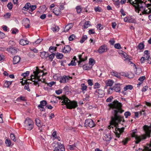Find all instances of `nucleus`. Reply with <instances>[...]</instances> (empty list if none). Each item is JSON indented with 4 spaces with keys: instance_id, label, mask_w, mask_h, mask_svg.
<instances>
[{
    "instance_id": "nucleus-1",
    "label": "nucleus",
    "mask_w": 151,
    "mask_h": 151,
    "mask_svg": "<svg viewBox=\"0 0 151 151\" xmlns=\"http://www.w3.org/2000/svg\"><path fill=\"white\" fill-rule=\"evenodd\" d=\"M108 106L109 109H112L113 111L110 125L108 126V129H111V128L113 129L114 127H115V130H113V132L115 133L116 137L119 138L124 129V127L120 128L117 127L118 124L120 123L123 120V118L119 115V113L121 114L124 111L122 109V104L116 100H115L113 102L109 104Z\"/></svg>"
},
{
    "instance_id": "nucleus-2",
    "label": "nucleus",
    "mask_w": 151,
    "mask_h": 151,
    "mask_svg": "<svg viewBox=\"0 0 151 151\" xmlns=\"http://www.w3.org/2000/svg\"><path fill=\"white\" fill-rule=\"evenodd\" d=\"M127 0H121L122 4H124ZM127 2L132 4L135 8V11L140 15H147L151 12V5L147 6L141 0H127Z\"/></svg>"
},
{
    "instance_id": "nucleus-3",
    "label": "nucleus",
    "mask_w": 151,
    "mask_h": 151,
    "mask_svg": "<svg viewBox=\"0 0 151 151\" xmlns=\"http://www.w3.org/2000/svg\"><path fill=\"white\" fill-rule=\"evenodd\" d=\"M143 129L146 133L145 134L143 135L140 136H138L136 135L137 130L136 129L132 131L131 134L132 137L135 138L136 140L135 143H138L142 140L145 139L147 137H150L151 132V125L148 126L145 125L143 127Z\"/></svg>"
},
{
    "instance_id": "nucleus-4",
    "label": "nucleus",
    "mask_w": 151,
    "mask_h": 151,
    "mask_svg": "<svg viewBox=\"0 0 151 151\" xmlns=\"http://www.w3.org/2000/svg\"><path fill=\"white\" fill-rule=\"evenodd\" d=\"M58 98L62 101V105H66L67 108L68 109H75L78 106V104L76 101H71L65 96H63L61 97H58Z\"/></svg>"
},
{
    "instance_id": "nucleus-5",
    "label": "nucleus",
    "mask_w": 151,
    "mask_h": 151,
    "mask_svg": "<svg viewBox=\"0 0 151 151\" xmlns=\"http://www.w3.org/2000/svg\"><path fill=\"white\" fill-rule=\"evenodd\" d=\"M34 75H31L30 76L31 79H35L38 80V81H42V79L43 77L45 76L46 73H44L43 72L40 70L37 67H36L35 70H34Z\"/></svg>"
},
{
    "instance_id": "nucleus-6",
    "label": "nucleus",
    "mask_w": 151,
    "mask_h": 151,
    "mask_svg": "<svg viewBox=\"0 0 151 151\" xmlns=\"http://www.w3.org/2000/svg\"><path fill=\"white\" fill-rule=\"evenodd\" d=\"M34 126V123L31 119L27 118L24 122V127L28 130H32Z\"/></svg>"
},
{
    "instance_id": "nucleus-7",
    "label": "nucleus",
    "mask_w": 151,
    "mask_h": 151,
    "mask_svg": "<svg viewBox=\"0 0 151 151\" xmlns=\"http://www.w3.org/2000/svg\"><path fill=\"white\" fill-rule=\"evenodd\" d=\"M52 145L53 146L55 147L54 151H64L65 150L63 145L60 142H55Z\"/></svg>"
},
{
    "instance_id": "nucleus-8",
    "label": "nucleus",
    "mask_w": 151,
    "mask_h": 151,
    "mask_svg": "<svg viewBox=\"0 0 151 151\" xmlns=\"http://www.w3.org/2000/svg\"><path fill=\"white\" fill-rule=\"evenodd\" d=\"M72 78L69 76H67L64 75L63 76H60L58 78L59 80V82L60 83H65L68 82L69 78L71 79Z\"/></svg>"
},
{
    "instance_id": "nucleus-9",
    "label": "nucleus",
    "mask_w": 151,
    "mask_h": 151,
    "mask_svg": "<svg viewBox=\"0 0 151 151\" xmlns=\"http://www.w3.org/2000/svg\"><path fill=\"white\" fill-rule=\"evenodd\" d=\"M85 124L86 126H88L90 128L94 127L95 125L93 121L91 119H88L85 121Z\"/></svg>"
},
{
    "instance_id": "nucleus-10",
    "label": "nucleus",
    "mask_w": 151,
    "mask_h": 151,
    "mask_svg": "<svg viewBox=\"0 0 151 151\" xmlns=\"http://www.w3.org/2000/svg\"><path fill=\"white\" fill-rule=\"evenodd\" d=\"M121 84L119 83L115 84L113 87H110L109 90L116 92H119L121 90Z\"/></svg>"
},
{
    "instance_id": "nucleus-11",
    "label": "nucleus",
    "mask_w": 151,
    "mask_h": 151,
    "mask_svg": "<svg viewBox=\"0 0 151 151\" xmlns=\"http://www.w3.org/2000/svg\"><path fill=\"white\" fill-rule=\"evenodd\" d=\"M107 47L106 45H104L101 46L98 50V52L100 54H102L107 51Z\"/></svg>"
},
{
    "instance_id": "nucleus-12",
    "label": "nucleus",
    "mask_w": 151,
    "mask_h": 151,
    "mask_svg": "<svg viewBox=\"0 0 151 151\" xmlns=\"http://www.w3.org/2000/svg\"><path fill=\"white\" fill-rule=\"evenodd\" d=\"M95 95L101 98L104 95V91L101 89H97L94 93Z\"/></svg>"
},
{
    "instance_id": "nucleus-13",
    "label": "nucleus",
    "mask_w": 151,
    "mask_h": 151,
    "mask_svg": "<svg viewBox=\"0 0 151 151\" xmlns=\"http://www.w3.org/2000/svg\"><path fill=\"white\" fill-rule=\"evenodd\" d=\"M40 104L38 106V109L42 111H45V109L44 107L47 104L46 101L45 100H42L40 101Z\"/></svg>"
},
{
    "instance_id": "nucleus-14",
    "label": "nucleus",
    "mask_w": 151,
    "mask_h": 151,
    "mask_svg": "<svg viewBox=\"0 0 151 151\" xmlns=\"http://www.w3.org/2000/svg\"><path fill=\"white\" fill-rule=\"evenodd\" d=\"M29 21L27 18H24L23 20L22 24L25 28H29Z\"/></svg>"
},
{
    "instance_id": "nucleus-15",
    "label": "nucleus",
    "mask_w": 151,
    "mask_h": 151,
    "mask_svg": "<svg viewBox=\"0 0 151 151\" xmlns=\"http://www.w3.org/2000/svg\"><path fill=\"white\" fill-rule=\"evenodd\" d=\"M71 48L69 45H66L63 49V52L65 53H69L70 51Z\"/></svg>"
},
{
    "instance_id": "nucleus-16",
    "label": "nucleus",
    "mask_w": 151,
    "mask_h": 151,
    "mask_svg": "<svg viewBox=\"0 0 151 151\" xmlns=\"http://www.w3.org/2000/svg\"><path fill=\"white\" fill-rule=\"evenodd\" d=\"M110 74L111 75L116 77L118 78H121L120 74L114 70H112Z\"/></svg>"
},
{
    "instance_id": "nucleus-17",
    "label": "nucleus",
    "mask_w": 151,
    "mask_h": 151,
    "mask_svg": "<svg viewBox=\"0 0 151 151\" xmlns=\"http://www.w3.org/2000/svg\"><path fill=\"white\" fill-rule=\"evenodd\" d=\"M105 83L107 86H111L113 85L114 81L112 80L109 79L106 81Z\"/></svg>"
},
{
    "instance_id": "nucleus-18",
    "label": "nucleus",
    "mask_w": 151,
    "mask_h": 151,
    "mask_svg": "<svg viewBox=\"0 0 151 151\" xmlns=\"http://www.w3.org/2000/svg\"><path fill=\"white\" fill-rule=\"evenodd\" d=\"M7 50L8 52L12 54H15L17 52V50L12 47L8 48Z\"/></svg>"
},
{
    "instance_id": "nucleus-19",
    "label": "nucleus",
    "mask_w": 151,
    "mask_h": 151,
    "mask_svg": "<svg viewBox=\"0 0 151 151\" xmlns=\"http://www.w3.org/2000/svg\"><path fill=\"white\" fill-rule=\"evenodd\" d=\"M20 60V57L18 56L14 57L13 59V63L14 64H16L18 63Z\"/></svg>"
},
{
    "instance_id": "nucleus-20",
    "label": "nucleus",
    "mask_w": 151,
    "mask_h": 151,
    "mask_svg": "<svg viewBox=\"0 0 151 151\" xmlns=\"http://www.w3.org/2000/svg\"><path fill=\"white\" fill-rule=\"evenodd\" d=\"M49 54L47 52L44 51L41 52L40 57L43 58H46L48 56Z\"/></svg>"
},
{
    "instance_id": "nucleus-21",
    "label": "nucleus",
    "mask_w": 151,
    "mask_h": 151,
    "mask_svg": "<svg viewBox=\"0 0 151 151\" xmlns=\"http://www.w3.org/2000/svg\"><path fill=\"white\" fill-rule=\"evenodd\" d=\"M53 12L57 15H59L61 13V11L58 8H55L53 9Z\"/></svg>"
},
{
    "instance_id": "nucleus-22",
    "label": "nucleus",
    "mask_w": 151,
    "mask_h": 151,
    "mask_svg": "<svg viewBox=\"0 0 151 151\" xmlns=\"http://www.w3.org/2000/svg\"><path fill=\"white\" fill-rule=\"evenodd\" d=\"M29 42L26 40L21 39L19 41V44L21 45H24L28 44Z\"/></svg>"
},
{
    "instance_id": "nucleus-23",
    "label": "nucleus",
    "mask_w": 151,
    "mask_h": 151,
    "mask_svg": "<svg viewBox=\"0 0 151 151\" xmlns=\"http://www.w3.org/2000/svg\"><path fill=\"white\" fill-rule=\"evenodd\" d=\"M12 81H6L4 82V86L5 88H9L12 84Z\"/></svg>"
},
{
    "instance_id": "nucleus-24",
    "label": "nucleus",
    "mask_w": 151,
    "mask_h": 151,
    "mask_svg": "<svg viewBox=\"0 0 151 151\" xmlns=\"http://www.w3.org/2000/svg\"><path fill=\"white\" fill-rule=\"evenodd\" d=\"M81 90L84 93L87 91V86L84 83H82L81 84Z\"/></svg>"
},
{
    "instance_id": "nucleus-25",
    "label": "nucleus",
    "mask_w": 151,
    "mask_h": 151,
    "mask_svg": "<svg viewBox=\"0 0 151 151\" xmlns=\"http://www.w3.org/2000/svg\"><path fill=\"white\" fill-rule=\"evenodd\" d=\"M73 25L72 23L68 24L65 26L64 30V31L67 32L73 27Z\"/></svg>"
},
{
    "instance_id": "nucleus-26",
    "label": "nucleus",
    "mask_w": 151,
    "mask_h": 151,
    "mask_svg": "<svg viewBox=\"0 0 151 151\" xmlns=\"http://www.w3.org/2000/svg\"><path fill=\"white\" fill-rule=\"evenodd\" d=\"M144 57L145 58L146 60H148L150 57V53L149 52L148 50H146L144 52Z\"/></svg>"
},
{
    "instance_id": "nucleus-27",
    "label": "nucleus",
    "mask_w": 151,
    "mask_h": 151,
    "mask_svg": "<svg viewBox=\"0 0 151 151\" xmlns=\"http://www.w3.org/2000/svg\"><path fill=\"white\" fill-rule=\"evenodd\" d=\"M30 3H28L25 4L23 8L22 9L25 11H27L30 9Z\"/></svg>"
},
{
    "instance_id": "nucleus-28",
    "label": "nucleus",
    "mask_w": 151,
    "mask_h": 151,
    "mask_svg": "<svg viewBox=\"0 0 151 151\" xmlns=\"http://www.w3.org/2000/svg\"><path fill=\"white\" fill-rule=\"evenodd\" d=\"M31 81H32L33 82H34L33 84L35 85L37 87H39L40 86V84L39 82L40 81H38V80H37V79H31V78L30 79Z\"/></svg>"
},
{
    "instance_id": "nucleus-29",
    "label": "nucleus",
    "mask_w": 151,
    "mask_h": 151,
    "mask_svg": "<svg viewBox=\"0 0 151 151\" xmlns=\"http://www.w3.org/2000/svg\"><path fill=\"white\" fill-rule=\"evenodd\" d=\"M56 131H54L52 134V137L55 139H57L59 141H60V138L56 134Z\"/></svg>"
},
{
    "instance_id": "nucleus-30",
    "label": "nucleus",
    "mask_w": 151,
    "mask_h": 151,
    "mask_svg": "<svg viewBox=\"0 0 151 151\" xmlns=\"http://www.w3.org/2000/svg\"><path fill=\"white\" fill-rule=\"evenodd\" d=\"M139 114H140V115L143 114L144 115H145V113L144 111L142 110V111L140 112L139 113L138 112H135L134 113V116L136 118H138Z\"/></svg>"
},
{
    "instance_id": "nucleus-31",
    "label": "nucleus",
    "mask_w": 151,
    "mask_h": 151,
    "mask_svg": "<svg viewBox=\"0 0 151 151\" xmlns=\"http://www.w3.org/2000/svg\"><path fill=\"white\" fill-rule=\"evenodd\" d=\"M55 56L56 58L58 59H61L63 58V55L62 54L58 52L56 53Z\"/></svg>"
},
{
    "instance_id": "nucleus-32",
    "label": "nucleus",
    "mask_w": 151,
    "mask_h": 151,
    "mask_svg": "<svg viewBox=\"0 0 151 151\" xmlns=\"http://www.w3.org/2000/svg\"><path fill=\"white\" fill-rule=\"evenodd\" d=\"M76 144H75L68 146V149L70 150H75L76 149Z\"/></svg>"
},
{
    "instance_id": "nucleus-33",
    "label": "nucleus",
    "mask_w": 151,
    "mask_h": 151,
    "mask_svg": "<svg viewBox=\"0 0 151 151\" xmlns=\"http://www.w3.org/2000/svg\"><path fill=\"white\" fill-rule=\"evenodd\" d=\"M133 88V86L130 85L126 86L124 88V91H126L128 89L132 90Z\"/></svg>"
},
{
    "instance_id": "nucleus-34",
    "label": "nucleus",
    "mask_w": 151,
    "mask_h": 151,
    "mask_svg": "<svg viewBox=\"0 0 151 151\" xmlns=\"http://www.w3.org/2000/svg\"><path fill=\"white\" fill-rule=\"evenodd\" d=\"M76 9L77 13L79 14L81 13L82 10V7L80 6H78L76 7Z\"/></svg>"
},
{
    "instance_id": "nucleus-35",
    "label": "nucleus",
    "mask_w": 151,
    "mask_h": 151,
    "mask_svg": "<svg viewBox=\"0 0 151 151\" xmlns=\"http://www.w3.org/2000/svg\"><path fill=\"white\" fill-rule=\"evenodd\" d=\"M105 137V140L107 141H109L111 139V136L109 134H106Z\"/></svg>"
},
{
    "instance_id": "nucleus-36",
    "label": "nucleus",
    "mask_w": 151,
    "mask_h": 151,
    "mask_svg": "<svg viewBox=\"0 0 151 151\" xmlns=\"http://www.w3.org/2000/svg\"><path fill=\"white\" fill-rule=\"evenodd\" d=\"M55 55L54 53H52L50 55H48V57L51 61L55 57Z\"/></svg>"
},
{
    "instance_id": "nucleus-37",
    "label": "nucleus",
    "mask_w": 151,
    "mask_h": 151,
    "mask_svg": "<svg viewBox=\"0 0 151 151\" xmlns=\"http://www.w3.org/2000/svg\"><path fill=\"white\" fill-rule=\"evenodd\" d=\"M87 38V37L86 35H83L80 41V42L81 43H83Z\"/></svg>"
},
{
    "instance_id": "nucleus-38",
    "label": "nucleus",
    "mask_w": 151,
    "mask_h": 151,
    "mask_svg": "<svg viewBox=\"0 0 151 151\" xmlns=\"http://www.w3.org/2000/svg\"><path fill=\"white\" fill-rule=\"evenodd\" d=\"M57 48V47L51 46L49 48V50L51 52H53L56 50Z\"/></svg>"
},
{
    "instance_id": "nucleus-39",
    "label": "nucleus",
    "mask_w": 151,
    "mask_h": 151,
    "mask_svg": "<svg viewBox=\"0 0 151 151\" xmlns=\"http://www.w3.org/2000/svg\"><path fill=\"white\" fill-rule=\"evenodd\" d=\"M137 47L139 50H142L144 48V45L143 43H140L138 45Z\"/></svg>"
},
{
    "instance_id": "nucleus-40",
    "label": "nucleus",
    "mask_w": 151,
    "mask_h": 151,
    "mask_svg": "<svg viewBox=\"0 0 151 151\" xmlns=\"http://www.w3.org/2000/svg\"><path fill=\"white\" fill-rule=\"evenodd\" d=\"M89 63L90 65H93L95 63V61L93 59L90 58L89 59Z\"/></svg>"
},
{
    "instance_id": "nucleus-41",
    "label": "nucleus",
    "mask_w": 151,
    "mask_h": 151,
    "mask_svg": "<svg viewBox=\"0 0 151 151\" xmlns=\"http://www.w3.org/2000/svg\"><path fill=\"white\" fill-rule=\"evenodd\" d=\"M101 87V85L98 83H95L93 86V88L96 89L99 88Z\"/></svg>"
},
{
    "instance_id": "nucleus-42",
    "label": "nucleus",
    "mask_w": 151,
    "mask_h": 151,
    "mask_svg": "<svg viewBox=\"0 0 151 151\" xmlns=\"http://www.w3.org/2000/svg\"><path fill=\"white\" fill-rule=\"evenodd\" d=\"M90 26V21H87L86 22L84 25V28H87Z\"/></svg>"
},
{
    "instance_id": "nucleus-43",
    "label": "nucleus",
    "mask_w": 151,
    "mask_h": 151,
    "mask_svg": "<svg viewBox=\"0 0 151 151\" xmlns=\"http://www.w3.org/2000/svg\"><path fill=\"white\" fill-rule=\"evenodd\" d=\"M29 72L27 71L25 73H22L21 76H23L24 78H25L26 77H27L29 75Z\"/></svg>"
},
{
    "instance_id": "nucleus-44",
    "label": "nucleus",
    "mask_w": 151,
    "mask_h": 151,
    "mask_svg": "<svg viewBox=\"0 0 151 151\" xmlns=\"http://www.w3.org/2000/svg\"><path fill=\"white\" fill-rule=\"evenodd\" d=\"M5 143L7 146H10L11 144V142L10 139H7L5 141Z\"/></svg>"
},
{
    "instance_id": "nucleus-45",
    "label": "nucleus",
    "mask_w": 151,
    "mask_h": 151,
    "mask_svg": "<svg viewBox=\"0 0 151 151\" xmlns=\"http://www.w3.org/2000/svg\"><path fill=\"white\" fill-rule=\"evenodd\" d=\"M52 29L54 32H57L59 30V28L58 26H55L54 27H53Z\"/></svg>"
},
{
    "instance_id": "nucleus-46",
    "label": "nucleus",
    "mask_w": 151,
    "mask_h": 151,
    "mask_svg": "<svg viewBox=\"0 0 151 151\" xmlns=\"http://www.w3.org/2000/svg\"><path fill=\"white\" fill-rule=\"evenodd\" d=\"M11 15V13H7L5 14L4 16V17L5 19L9 18Z\"/></svg>"
},
{
    "instance_id": "nucleus-47",
    "label": "nucleus",
    "mask_w": 151,
    "mask_h": 151,
    "mask_svg": "<svg viewBox=\"0 0 151 151\" xmlns=\"http://www.w3.org/2000/svg\"><path fill=\"white\" fill-rule=\"evenodd\" d=\"M36 7L37 6L36 5H30V9H29V10L31 11V12H32L36 8Z\"/></svg>"
},
{
    "instance_id": "nucleus-48",
    "label": "nucleus",
    "mask_w": 151,
    "mask_h": 151,
    "mask_svg": "<svg viewBox=\"0 0 151 151\" xmlns=\"http://www.w3.org/2000/svg\"><path fill=\"white\" fill-rule=\"evenodd\" d=\"M114 47L117 49H119L121 48L120 44L119 43L116 44L114 45Z\"/></svg>"
},
{
    "instance_id": "nucleus-49",
    "label": "nucleus",
    "mask_w": 151,
    "mask_h": 151,
    "mask_svg": "<svg viewBox=\"0 0 151 151\" xmlns=\"http://www.w3.org/2000/svg\"><path fill=\"white\" fill-rule=\"evenodd\" d=\"M36 124L38 126L40 127V121L38 119H35Z\"/></svg>"
},
{
    "instance_id": "nucleus-50",
    "label": "nucleus",
    "mask_w": 151,
    "mask_h": 151,
    "mask_svg": "<svg viewBox=\"0 0 151 151\" xmlns=\"http://www.w3.org/2000/svg\"><path fill=\"white\" fill-rule=\"evenodd\" d=\"M97 29L99 30H101L103 29L102 25L100 24H98L96 26Z\"/></svg>"
},
{
    "instance_id": "nucleus-51",
    "label": "nucleus",
    "mask_w": 151,
    "mask_h": 151,
    "mask_svg": "<svg viewBox=\"0 0 151 151\" xmlns=\"http://www.w3.org/2000/svg\"><path fill=\"white\" fill-rule=\"evenodd\" d=\"M82 54L80 55H78V58L79 59V61H78L79 64H80V63L82 61H84V59L82 58Z\"/></svg>"
},
{
    "instance_id": "nucleus-52",
    "label": "nucleus",
    "mask_w": 151,
    "mask_h": 151,
    "mask_svg": "<svg viewBox=\"0 0 151 151\" xmlns=\"http://www.w3.org/2000/svg\"><path fill=\"white\" fill-rule=\"evenodd\" d=\"M75 38V36L73 34L71 35L69 37V41H71L73 40Z\"/></svg>"
},
{
    "instance_id": "nucleus-53",
    "label": "nucleus",
    "mask_w": 151,
    "mask_h": 151,
    "mask_svg": "<svg viewBox=\"0 0 151 151\" xmlns=\"http://www.w3.org/2000/svg\"><path fill=\"white\" fill-rule=\"evenodd\" d=\"M76 65V63L75 62V60H72L71 62L68 64L69 66L70 65L75 66Z\"/></svg>"
},
{
    "instance_id": "nucleus-54",
    "label": "nucleus",
    "mask_w": 151,
    "mask_h": 151,
    "mask_svg": "<svg viewBox=\"0 0 151 151\" xmlns=\"http://www.w3.org/2000/svg\"><path fill=\"white\" fill-rule=\"evenodd\" d=\"M7 6L8 9L10 10L12 9V8L13 5L11 2L7 4Z\"/></svg>"
},
{
    "instance_id": "nucleus-55",
    "label": "nucleus",
    "mask_w": 151,
    "mask_h": 151,
    "mask_svg": "<svg viewBox=\"0 0 151 151\" xmlns=\"http://www.w3.org/2000/svg\"><path fill=\"white\" fill-rule=\"evenodd\" d=\"M131 114L130 112L127 111L124 113V115L126 118L128 117V116H130Z\"/></svg>"
},
{
    "instance_id": "nucleus-56",
    "label": "nucleus",
    "mask_w": 151,
    "mask_h": 151,
    "mask_svg": "<svg viewBox=\"0 0 151 151\" xmlns=\"http://www.w3.org/2000/svg\"><path fill=\"white\" fill-rule=\"evenodd\" d=\"M10 138L11 139L14 141H16V139L15 138V137L13 134H10Z\"/></svg>"
},
{
    "instance_id": "nucleus-57",
    "label": "nucleus",
    "mask_w": 151,
    "mask_h": 151,
    "mask_svg": "<svg viewBox=\"0 0 151 151\" xmlns=\"http://www.w3.org/2000/svg\"><path fill=\"white\" fill-rule=\"evenodd\" d=\"M87 82L88 84L90 86H92L93 84V80L91 79H89L87 81Z\"/></svg>"
},
{
    "instance_id": "nucleus-58",
    "label": "nucleus",
    "mask_w": 151,
    "mask_h": 151,
    "mask_svg": "<svg viewBox=\"0 0 151 151\" xmlns=\"http://www.w3.org/2000/svg\"><path fill=\"white\" fill-rule=\"evenodd\" d=\"M24 89L27 90L28 91H30V90L29 88V86L28 84H26L24 87Z\"/></svg>"
},
{
    "instance_id": "nucleus-59",
    "label": "nucleus",
    "mask_w": 151,
    "mask_h": 151,
    "mask_svg": "<svg viewBox=\"0 0 151 151\" xmlns=\"http://www.w3.org/2000/svg\"><path fill=\"white\" fill-rule=\"evenodd\" d=\"M42 41V39H38L37 41L33 42V44H37L40 43Z\"/></svg>"
},
{
    "instance_id": "nucleus-60",
    "label": "nucleus",
    "mask_w": 151,
    "mask_h": 151,
    "mask_svg": "<svg viewBox=\"0 0 151 151\" xmlns=\"http://www.w3.org/2000/svg\"><path fill=\"white\" fill-rule=\"evenodd\" d=\"M18 30L16 28L13 29L12 30V33L14 34H15L17 33L18 32Z\"/></svg>"
},
{
    "instance_id": "nucleus-61",
    "label": "nucleus",
    "mask_w": 151,
    "mask_h": 151,
    "mask_svg": "<svg viewBox=\"0 0 151 151\" xmlns=\"http://www.w3.org/2000/svg\"><path fill=\"white\" fill-rule=\"evenodd\" d=\"M62 89H59L55 91V93L58 95H59L62 93Z\"/></svg>"
},
{
    "instance_id": "nucleus-62",
    "label": "nucleus",
    "mask_w": 151,
    "mask_h": 151,
    "mask_svg": "<svg viewBox=\"0 0 151 151\" xmlns=\"http://www.w3.org/2000/svg\"><path fill=\"white\" fill-rule=\"evenodd\" d=\"M88 33L90 35L94 34L95 33V30L93 29H90L88 31Z\"/></svg>"
},
{
    "instance_id": "nucleus-63",
    "label": "nucleus",
    "mask_w": 151,
    "mask_h": 151,
    "mask_svg": "<svg viewBox=\"0 0 151 151\" xmlns=\"http://www.w3.org/2000/svg\"><path fill=\"white\" fill-rule=\"evenodd\" d=\"M134 22V19L130 17H129L128 22L129 23H133Z\"/></svg>"
},
{
    "instance_id": "nucleus-64",
    "label": "nucleus",
    "mask_w": 151,
    "mask_h": 151,
    "mask_svg": "<svg viewBox=\"0 0 151 151\" xmlns=\"http://www.w3.org/2000/svg\"><path fill=\"white\" fill-rule=\"evenodd\" d=\"M83 69L85 70H88L90 69V68L89 66L86 65H83Z\"/></svg>"
}]
</instances>
